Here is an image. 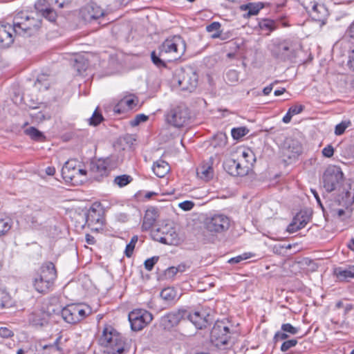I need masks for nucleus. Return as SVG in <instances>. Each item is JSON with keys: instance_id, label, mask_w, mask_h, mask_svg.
Returning <instances> with one entry per match:
<instances>
[{"instance_id": "obj_1", "label": "nucleus", "mask_w": 354, "mask_h": 354, "mask_svg": "<svg viewBox=\"0 0 354 354\" xmlns=\"http://www.w3.org/2000/svg\"><path fill=\"white\" fill-rule=\"evenodd\" d=\"M34 18H30L27 13L20 12L16 14L12 24L0 26V48L8 47L14 41L13 34L21 37L30 36L35 26Z\"/></svg>"}, {"instance_id": "obj_2", "label": "nucleus", "mask_w": 354, "mask_h": 354, "mask_svg": "<svg viewBox=\"0 0 354 354\" xmlns=\"http://www.w3.org/2000/svg\"><path fill=\"white\" fill-rule=\"evenodd\" d=\"M99 341L108 349L106 354H123L127 348L123 336L110 326L104 328Z\"/></svg>"}, {"instance_id": "obj_3", "label": "nucleus", "mask_w": 354, "mask_h": 354, "mask_svg": "<svg viewBox=\"0 0 354 354\" xmlns=\"http://www.w3.org/2000/svg\"><path fill=\"white\" fill-rule=\"evenodd\" d=\"M57 278V271L52 262H46L40 268L39 274L32 279V285L39 293H47L53 287Z\"/></svg>"}, {"instance_id": "obj_4", "label": "nucleus", "mask_w": 354, "mask_h": 354, "mask_svg": "<svg viewBox=\"0 0 354 354\" xmlns=\"http://www.w3.org/2000/svg\"><path fill=\"white\" fill-rule=\"evenodd\" d=\"M160 55H169L167 62H171L179 59L185 53L186 44L185 40L178 35L167 39L159 47Z\"/></svg>"}, {"instance_id": "obj_5", "label": "nucleus", "mask_w": 354, "mask_h": 354, "mask_svg": "<svg viewBox=\"0 0 354 354\" xmlns=\"http://www.w3.org/2000/svg\"><path fill=\"white\" fill-rule=\"evenodd\" d=\"M232 219L227 215L216 212L209 214L204 221L205 228L212 234H220L226 232L230 227Z\"/></svg>"}, {"instance_id": "obj_6", "label": "nucleus", "mask_w": 354, "mask_h": 354, "mask_svg": "<svg viewBox=\"0 0 354 354\" xmlns=\"http://www.w3.org/2000/svg\"><path fill=\"white\" fill-rule=\"evenodd\" d=\"M211 341L216 347L232 346L234 339L228 326L223 321H217L211 330Z\"/></svg>"}, {"instance_id": "obj_7", "label": "nucleus", "mask_w": 354, "mask_h": 354, "mask_svg": "<svg viewBox=\"0 0 354 354\" xmlns=\"http://www.w3.org/2000/svg\"><path fill=\"white\" fill-rule=\"evenodd\" d=\"M153 240L161 243L176 245L180 242V239L175 229L169 225H165L151 232Z\"/></svg>"}, {"instance_id": "obj_8", "label": "nucleus", "mask_w": 354, "mask_h": 354, "mask_svg": "<svg viewBox=\"0 0 354 354\" xmlns=\"http://www.w3.org/2000/svg\"><path fill=\"white\" fill-rule=\"evenodd\" d=\"M343 179V173L340 167L329 166L323 175V184L328 192L335 190L341 184Z\"/></svg>"}, {"instance_id": "obj_9", "label": "nucleus", "mask_w": 354, "mask_h": 354, "mask_svg": "<svg viewBox=\"0 0 354 354\" xmlns=\"http://www.w3.org/2000/svg\"><path fill=\"white\" fill-rule=\"evenodd\" d=\"M46 214L39 208L28 207L21 219L27 226L32 229H39L46 221Z\"/></svg>"}, {"instance_id": "obj_10", "label": "nucleus", "mask_w": 354, "mask_h": 354, "mask_svg": "<svg viewBox=\"0 0 354 354\" xmlns=\"http://www.w3.org/2000/svg\"><path fill=\"white\" fill-rule=\"evenodd\" d=\"M301 5L313 20L325 24L328 12L322 3L317 0H302Z\"/></svg>"}, {"instance_id": "obj_11", "label": "nucleus", "mask_w": 354, "mask_h": 354, "mask_svg": "<svg viewBox=\"0 0 354 354\" xmlns=\"http://www.w3.org/2000/svg\"><path fill=\"white\" fill-rule=\"evenodd\" d=\"M189 119V110L183 104L171 109L166 114L167 122L177 128L183 127Z\"/></svg>"}, {"instance_id": "obj_12", "label": "nucleus", "mask_w": 354, "mask_h": 354, "mask_svg": "<svg viewBox=\"0 0 354 354\" xmlns=\"http://www.w3.org/2000/svg\"><path fill=\"white\" fill-rule=\"evenodd\" d=\"M80 15L81 18L86 23L98 21V24H101L106 13L97 4L91 2L80 9Z\"/></svg>"}, {"instance_id": "obj_13", "label": "nucleus", "mask_w": 354, "mask_h": 354, "mask_svg": "<svg viewBox=\"0 0 354 354\" xmlns=\"http://www.w3.org/2000/svg\"><path fill=\"white\" fill-rule=\"evenodd\" d=\"M152 319V315L144 309H136L129 314L131 329L135 331L143 329Z\"/></svg>"}, {"instance_id": "obj_14", "label": "nucleus", "mask_w": 354, "mask_h": 354, "mask_svg": "<svg viewBox=\"0 0 354 354\" xmlns=\"http://www.w3.org/2000/svg\"><path fill=\"white\" fill-rule=\"evenodd\" d=\"M178 83L184 91L192 92L197 86L198 75L192 69H180L177 72Z\"/></svg>"}, {"instance_id": "obj_15", "label": "nucleus", "mask_w": 354, "mask_h": 354, "mask_svg": "<svg viewBox=\"0 0 354 354\" xmlns=\"http://www.w3.org/2000/svg\"><path fill=\"white\" fill-rule=\"evenodd\" d=\"M271 52L276 58L285 61L292 57L294 49L290 41L277 40L272 44Z\"/></svg>"}, {"instance_id": "obj_16", "label": "nucleus", "mask_w": 354, "mask_h": 354, "mask_svg": "<svg viewBox=\"0 0 354 354\" xmlns=\"http://www.w3.org/2000/svg\"><path fill=\"white\" fill-rule=\"evenodd\" d=\"M109 159H98L91 163V171L95 175V178L106 176L109 174L108 166Z\"/></svg>"}, {"instance_id": "obj_17", "label": "nucleus", "mask_w": 354, "mask_h": 354, "mask_svg": "<svg viewBox=\"0 0 354 354\" xmlns=\"http://www.w3.org/2000/svg\"><path fill=\"white\" fill-rule=\"evenodd\" d=\"M207 316L208 315L203 310H197L190 312L187 315V318L196 328L201 329L206 326Z\"/></svg>"}, {"instance_id": "obj_18", "label": "nucleus", "mask_w": 354, "mask_h": 354, "mask_svg": "<svg viewBox=\"0 0 354 354\" xmlns=\"http://www.w3.org/2000/svg\"><path fill=\"white\" fill-rule=\"evenodd\" d=\"M62 175L64 178L73 181L77 176H85L86 175V170L80 168L77 169L71 162H66L62 169Z\"/></svg>"}, {"instance_id": "obj_19", "label": "nucleus", "mask_w": 354, "mask_h": 354, "mask_svg": "<svg viewBox=\"0 0 354 354\" xmlns=\"http://www.w3.org/2000/svg\"><path fill=\"white\" fill-rule=\"evenodd\" d=\"M86 223L93 229L97 230L100 228L104 222L103 217L100 212L97 211L94 208H90L86 216Z\"/></svg>"}, {"instance_id": "obj_20", "label": "nucleus", "mask_w": 354, "mask_h": 354, "mask_svg": "<svg viewBox=\"0 0 354 354\" xmlns=\"http://www.w3.org/2000/svg\"><path fill=\"white\" fill-rule=\"evenodd\" d=\"M138 98L135 96L123 97L114 108V111L121 113L133 109L138 104Z\"/></svg>"}, {"instance_id": "obj_21", "label": "nucleus", "mask_w": 354, "mask_h": 354, "mask_svg": "<svg viewBox=\"0 0 354 354\" xmlns=\"http://www.w3.org/2000/svg\"><path fill=\"white\" fill-rule=\"evenodd\" d=\"M287 147L285 155L291 160H296L302 153V145L297 140H290L287 141Z\"/></svg>"}, {"instance_id": "obj_22", "label": "nucleus", "mask_w": 354, "mask_h": 354, "mask_svg": "<svg viewBox=\"0 0 354 354\" xmlns=\"http://www.w3.org/2000/svg\"><path fill=\"white\" fill-rule=\"evenodd\" d=\"M182 317L183 314L180 311L171 312L161 318V324L165 329H170L176 326Z\"/></svg>"}, {"instance_id": "obj_23", "label": "nucleus", "mask_w": 354, "mask_h": 354, "mask_svg": "<svg viewBox=\"0 0 354 354\" xmlns=\"http://www.w3.org/2000/svg\"><path fill=\"white\" fill-rule=\"evenodd\" d=\"M48 314L43 310H36L28 317L29 322L35 326H44L48 323Z\"/></svg>"}, {"instance_id": "obj_24", "label": "nucleus", "mask_w": 354, "mask_h": 354, "mask_svg": "<svg viewBox=\"0 0 354 354\" xmlns=\"http://www.w3.org/2000/svg\"><path fill=\"white\" fill-rule=\"evenodd\" d=\"M212 165V163L210 162H203L199 165L196 169L197 176L205 181L211 180L214 176Z\"/></svg>"}, {"instance_id": "obj_25", "label": "nucleus", "mask_w": 354, "mask_h": 354, "mask_svg": "<svg viewBox=\"0 0 354 354\" xmlns=\"http://www.w3.org/2000/svg\"><path fill=\"white\" fill-rule=\"evenodd\" d=\"M158 218V212L153 208L151 207L147 209L143 218L142 228L143 230H149L156 223Z\"/></svg>"}, {"instance_id": "obj_26", "label": "nucleus", "mask_w": 354, "mask_h": 354, "mask_svg": "<svg viewBox=\"0 0 354 354\" xmlns=\"http://www.w3.org/2000/svg\"><path fill=\"white\" fill-rule=\"evenodd\" d=\"M337 279L339 281H348L354 278V271L352 267L348 268L344 267H337L333 270Z\"/></svg>"}, {"instance_id": "obj_27", "label": "nucleus", "mask_w": 354, "mask_h": 354, "mask_svg": "<svg viewBox=\"0 0 354 354\" xmlns=\"http://www.w3.org/2000/svg\"><path fill=\"white\" fill-rule=\"evenodd\" d=\"M152 169L156 176L163 178L169 171L170 167L166 161L159 159L153 163Z\"/></svg>"}, {"instance_id": "obj_28", "label": "nucleus", "mask_w": 354, "mask_h": 354, "mask_svg": "<svg viewBox=\"0 0 354 354\" xmlns=\"http://www.w3.org/2000/svg\"><path fill=\"white\" fill-rule=\"evenodd\" d=\"M77 323L92 313L91 308L86 304H73Z\"/></svg>"}, {"instance_id": "obj_29", "label": "nucleus", "mask_w": 354, "mask_h": 354, "mask_svg": "<svg viewBox=\"0 0 354 354\" xmlns=\"http://www.w3.org/2000/svg\"><path fill=\"white\" fill-rule=\"evenodd\" d=\"M61 315L63 319L68 324H75L77 323L73 304L64 307L61 311Z\"/></svg>"}, {"instance_id": "obj_30", "label": "nucleus", "mask_w": 354, "mask_h": 354, "mask_svg": "<svg viewBox=\"0 0 354 354\" xmlns=\"http://www.w3.org/2000/svg\"><path fill=\"white\" fill-rule=\"evenodd\" d=\"M241 10L243 11H248L247 16L250 17L256 15L263 8V5L261 2H252L241 6Z\"/></svg>"}, {"instance_id": "obj_31", "label": "nucleus", "mask_w": 354, "mask_h": 354, "mask_svg": "<svg viewBox=\"0 0 354 354\" xmlns=\"http://www.w3.org/2000/svg\"><path fill=\"white\" fill-rule=\"evenodd\" d=\"M308 221L304 218L303 215L301 214H297L293 219L292 223H290L288 227V230L289 232H296L306 226Z\"/></svg>"}, {"instance_id": "obj_32", "label": "nucleus", "mask_w": 354, "mask_h": 354, "mask_svg": "<svg viewBox=\"0 0 354 354\" xmlns=\"http://www.w3.org/2000/svg\"><path fill=\"white\" fill-rule=\"evenodd\" d=\"M238 158L247 164L250 168H252L254 162L256 161L255 156L253 151L250 149H243L241 151L240 156Z\"/></svg>"}, {"instance_id": "obj_33", "label": "nucleus", "mask_w": 354, "mask_h": 354, "mask_svg": "<svg viewBox=\"0 0 354 354\" xmlns=\"http://www.w3.org/2000/svg\"><path fill=\"white\" fill-rule=\"evenodd\" d=\"M161 298L167 303L175 302L178 299L177 292L174 288L168 287L160 292Z\"/></svg>"}, {"instance_id": "obj_34", "label": "nucleus", "mask_w": 354, "mask_h": 354, "mask_svg": "<svg viewBox=\"0 0 354 354\" xmlns=\"http://www.w3.org/2000/svg\"><path fill=\"white\" fill-rule=\"evenodd\" d=\"M221 24L218 21H214L206 26V30L208 32H212L211 37L212 39L220 38L221 36Z\"/></svg>"}, {"instance_id": "obj_35", "label": "nucleus", "mask_w": 354, "mask_h": 354, "mask_svg": "<svg viewBox=\"0 0 354 354\" xmlns=\"http://www.w3.org/2000/svg\"><path fill=\"white\" fill-rule=\"evenodd\" d=\"M151 58L152 62L159 68H166L167 59L166 55L161 57L160 53L158 55L155 51H152L151 53Z\"/></svg>"}, {"instance_id": "obj_36", "label": "nucleus", "mask_w": 354, "mask_h": 354, "mask_svg": "<svg viewBox=\"0 0 354 354\" xmlns=\"http://www.w3.org/2000/svg\"><path fill=\"white\" fill-rule=\"evenodd\" d=\"M26 135L35 141H44L45 140V136L42 132L39 131L37 129L33 127H30L25 130Z\"/></svg>"}, {"instance_id": "obj_37", "label": "nucleus", "mask_w": 354, "mask_h": 354, "mask_svg": "<svg viewBox=\"0 0 354 354\" xmlns=\"http://www.w3.org/2000/svg\"><path fill=\"white\" fill-rule=\"evenodd\" d=\"M53 5H57V3L51 2V0H37L35 8L38 12L42 14L50 9Z\"/></svg>"}, {"instance_id": "obj_38", "label": "nucleus", "mask_w": 354, "mask_h": 354, "mask_svg": "<svg viewBox=\"0 0 354 354\" xmlns=\"http://www.w3.org/2000/svg\"><path fill=\"white\" fill-rule=\"evenodd\" d=\"M227 142V137L223 133H218L213 137L212 145L214 147H224Z\"/></svg>"}, {"instance_id": "obj_39", "label": "nucleus", "mask_w": 354, "mask_h": 354, "mask_svg": "<svg viewBox=\"0 0 354 354\" xmlns=\"http://www.w3.org/2000/svg\"><path fill=\"white\" fill-rule=\"evenodd\" d=\"M237 159H229L224 163V168L227 172L234 176H238V173L236 170V166H238Z\"/></svg>"}, {"instance_id": "obj_40", "label": "nucleus", "mask_w": 354, "mask_h": 354, "mask_svg": "<svg viewBox=\"0 0 354 354\" xmlns=\"http://www.w3.org/2000/svg\"><path fill=\"white\" fill-rule=\"evenodd\" d=\"M133 180V178L127 174L118 176L114 178V183L120 187H123L129 184Z\"/></svg>"}, {"instance_id": "obj_41", "label": "nucleus", "mask_w": 354, "mask_h": 354, "mask_svg": "<svg viewBox=\"0 0 354 354\" xmlns=\"http://www.w3.org/2000/svg\"><path fill=\"white\" fill-rule=\"evenodd\" d=\"M249 130L244 127L233 128L231 131V134L234 140H239L243 136H246Z\"/></svg>"}, {"instance_id": "obj_42", "label": "nucleus", "mask_w": 354, "mask_h": 354, "mask_svg": "<svg viewBox=\"0 0 354 354\" xmlns=\"http://www.w3.org/2000/svg\"><path fill=\"white\" fill-rule=\"evenodd\" d=\"M11 226L12 220L10 218H0V236L8 232Z\"/></svg>"}, {"instance_id": "obj_43", "label": "nucleus", "mask_w": 354, "mask_h": 354, "mask_svg": "<svg viewBox=\"0 0 354 354\" xmlns=\"http://www.w3.org/2000/svg\"><path fill=\"white\" fill-rule=\"evenodd\" d=\"M237 163H239V165L236 166V170L238 173V176L247 175L251 168L239 158H237Z\"/></svg>"}, {"instance_id": "obj_44", "label": "nucleus", "mask_w": 354, "mask_h": 354, "mask_svg": "<svg viewBox=\"0 0 354 354\" xmlns=\"http://www.w3.org/2000/svg\"><path fill=\"white\" fill-rule=\"evenodd\" d=\"M138 237L137 235H134L131 237L130 242L127 245L124 254L126 257H131L133 254L136 243L138 242Z\"/></svg>"}, {"instance_id": "obj_45", "label": "nucleus", "mask_w": 354, "mask_h": 354, "mask_svg": "<svg viewBox=\"0 0 354 354\" xmlns=\"http://www.w3.org/2000/svg\"><path fill=\"white\" fill-rule=\"evenodd\" d=\"M227 82L232 85L236 84L239 81V73L236 70H229L225 75Z\"/></svg>"}, {"instance_id": "obj_46", "label": "nucleus", "mask_w": 354, "mask_h": 354, "mask_svg": "<svg viewBox=\"0 0 354 354\" xmlns=\"http://www.w3.org/2000/svg\"><path fill=\"white\" fill-rule=\"evenodd\" d=\"M103 120L102 114L95 110L92 116L88 119V123L90 125L97 126Z\"/></svg>"}, {"instance_id": "obj_47", "label": "nucleus", "mask_w": 354, "mask_h": 354, "mask_svg": "<svg viewBox=\"0 0 354 354\" xmlns=\"http://www.w3.org/2000/svg\"><path fill=\"white\" fill-rule=\"evenodd\" d=\"M351 122L350 121H342L339 124H337L335 128V133L337 136H340L343 134L346 128H348L351 125Z\"/></svg>"}, {"instance_id": "obj_48", "label": "nucleus", "mask_w": 354, "mask_h": 354, "mask_svg": "<svg viewBox=\"0 0 354 354\" xmlns=\"http://www.w3.org/2000/svg\"><path fill=\"white\" fill-rule=\"evenodd\" d=\"M281 330L287 334L289 333L290 335H296L299 331V328L295 327L289 323L283 324L281 326Z\"/></svg>"}, {"instance_id": "obj_49", "label": "nucleus", "mask_w": 354, "mask_h": 354, "mask_svg": "<svg viewBox=\"0 0 354 354\" xmlns=\"http://www.w3.org/2000/svg\"><path fill=\"white\" fill-rule=\"evenodd\" d=\"M297 344V340L296 339H288L283 342L281 346V351L286 352L290 348L295 346Z\"/></svg>"}, {"instance_id": "obj_50", "label": "nucleus", "mask_w": 354, "mask_h": 354, "mask_svg": "<svg viewBox=\"0 0 354 354\" xmlns=\"http://www.w3.org/2000/svg\"><path fill=\"white\" fill-rule=\"evenodd\" d=\"M148 119V116L145 114H138L137 115L134 119L130 121V124L132 127L138 126L140 123L142 122H145Z\"/></svg>"}, {"instance_id": "obj_51", "label": "nucleus", "mask_w": 354, "mask_h": 354, "mask_svg": "<svg viewBox=\"0 0 354 354\" xmlns=\"http://www.w3.org/2000/svg\"><path fill=\"white\" fill-rule=\"evenodd\" d=\"M158 257H153L151 258L147 259L144 263L145 269L148 271L152 270L154 265L158 262Z\"/></svg>"}, {"instance_id": "obj_52", "label": "nucleus", "mask_w": 354, "mask_h": 354, "mask_svg": "<svg viewBox=\"0 0 354 354\" xmlns=\"http://www.w3.org/2000/svg\"><path fill=\"white\" fill-rule=\"evenodd\" d=\"M259 26L262 30L271 31L274 28V22L271 20H263L259 24Z\"/></svg>"}, {"instance_id": "obj_53", "label": "nucleus", "mask_w": 354, "mask_h": 354, "mask_svg": "<svg viewBox=\"0 0 354 354\" xmlns=\"http://www.w3.org/2000/svg\"><path fill=\"white\" fill-rule=\"evenodd\" d=\"M14 335V333L9 328L1 327L0 336L3 338H9Z\"/></svg>"}, {"instance_id": "obj_54", "label": "nucleus", "mask_w": 354, "mask_h": 354, "mask_svg": "<svg viewBox=\"0 0 354 354\" xmlns=\"http://www.w3.org/2000/svg\"><path fill=\"white\" fill-rule=\"evenodd\" d=\"M322 155L326 158H331L334 154V148L331 145H328L322 149Z\"/></svg>"}, {"instance_id": "obj_55", "label": "nucleus", "mask_w": 354, "mask_h": 354, "mask_svg": "<svg viewBox=\"0 0 354 354\" xmlns=\"http://www.w3.org/2000/svg\"><path fill=\"white\" fill-rule=\"evenodd\" d=\"M304 106L301 104L294 105L289 108L288 111L292 115H295L299 114L303 111Z\"/></svg>"}, {"instance_id": "obj_56", "label": "nucleus", "mask_w": 354, "mask_h": 354, "mask_svg": "<svg viewBox=\"0 0 354 354\" xmlns=\"http://www.w3.org/2000/svg\"><path fill=\"white\" fill-rule=\"evenodd\" d=\"M288 337V335L282 331L281 330L280 331H277L274 335V341L275 342H278V341H281V340H285Z\"/></svg>"}, {"instance_id": "obj_57", "label": "nucleus", "mask_w": 354, "mask_h": 354, "mask_svg": "<svg viewBox=\"0 0 354 354\" xmlns=\"http://www.w3.org/2000/svg\"><path fill=\"white\" fill-rule=\"evenodd\" d=\"M179 207L185 211L191 210L194 207V203L189 201H185L180 203L178 205Z\"/></svg>"}, {"instance_id": "obj_58", "label": "nucleus", "mask_w": 354, "mask_h": 354, "mask_svg": "<svg viewBox=\"0 0 354 354\" xmlns=\"http://www.w3.org/2000/svg\"><path fill=\"white\" fill-rule=\"evenodd\" d=\"M249 257L247 255V254H241V255H239L237 257H233V258H231L228 262L230 263H232V264H234V263H240L241 261H243V260H245L247 259H248Z\"/></svg>"}, {"instance_id": "obj_59", "label": "nucleus", "mask_w": 354, "mask_h": 354, "mask_svg": "<svg viewBox=\"0 0 354 354\" xmlns=\"http://www.w3.org/2000/svg\"><path fill=\"white\" fill-rule=\"evenodd\" d=\"M41 15L50 21H53L55 20V12L53 10L52 8L48 10L46 12H43Z\"/></svg>"}, {"instance_id": "obj_60", "label": "nucleus", "mask_w": 354, "mask_h": 354, "mask_svg": "<svg viewBox=\"0 0 354 354\" xmlns=\"http://www.w3.org/2000/svg\"><path fill=\"white\" fill-rule=\"evenodd\" d=\"M351 214V211L349 210L348 208H346V209H339L337 210V215L340 218L344 216H350Z\"/></svg>"}, {"instance_id": "obj_61", "label": "nucleus", "mask_w": 354, "mask_h": 354, "mask_svg": "<svg viewBox=\"0 0 354 354\" xmlns=\"http://www.w3.org/2000/svg\"><path fill=\"white\" fill-rule=\"evenodd\" d=\"M179 271L178 268L176 267H170L169 268L167 271L166 274L169 277L174 276Z\"/></svg>"}, {"instance_id": "obj_62", "label": "nucleus", "mask_w": 354, "mask_h": 354, "mask_svg": "<svg viewBox=\"0 0 354 354\" xmlns=\"http://www.w3.org/2000/svg\"><path fill=\"white\" fill-rule=\"evenodd\" d=\"M70 1L71 0H51V2L57 3L59 8H63L65 4Z\"/></svg>"}, {"instance_id": "obj_63", "label": "nucleus", "mask_w": 354, "mask_h": 354, "mask_svg": "<svg viewBox=\"0 0 354 354\" xmlns=\"http://www.w3.org/2000/svg\"><path fill=\"white\" fill-rule=\"evenodd\" d=\"M293 115L288 111L286 114L283 116L282 121L285 124H288L291 121L292 117Z\"/></svg>"}, {"instance_id": "obj_64", "label": "nucleus", "mask_w": 354, "mask_h": 354, "mask_svg": "<svg viewBox=\"0 0 354 354\" xmlns=\"http://www.w3.org/2000/svg\"><path fill=\"white\" fill-rule=\"evenodd\" d=\"M86 243L88 244L93 245L95 243V238L93 236L87 234L86 235Z\"/></svg>"}]
</instances>
